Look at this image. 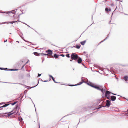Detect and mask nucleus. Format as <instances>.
Listing matches in <instances>:
<instances>
[{"label": "nucleus", "instance_id": "1", "mask_svg": "<svg viewBox=\"0 0 128 128\" xmlns=\"http://www.w3.org/2000/svg\"><path fill=\"white\" fill-rule=\"evenodd\" d=\"M87 84L88 85L90 86L91 87H92L96 89L97 90H101L102 89V86H94L92 85L91 83L90 84V83H87Z\"/></svg>", "mask_w": 128, "mask_h": 128}, {"label": "nucleus", "instance_id": "2", "mask_svg": "<svg viewBox=\"0 0 128 128\" xmlns=\"http://www.w3.org/2000/svg\"><path fill=\"white\" fill-rule=\"evenodd\" d=\"M78 57V55L74 53H72L71 55V59L72 60H76Z\"/></svg>", "mask_w": 128, "mask_h": 128}, {"label": "nucleus", "instance_id": "3", "mask_svg": "<svg viewBox=\"0 0 128 128\" xmlns=\"http://www.w3.org/2000/svg\"><path fill=\"white\" fill-rule=\"evenodd\" d=\"M16 111V109H15L14 110H13L12 111L8 113V115L9 116H10L14 114L15 113V112Z\"/></svg>", "mask_w": 128, "mask_h": 128}, {"label": "nucleus", "instance_id": "4", "mask_svg": "<svg viewBox=\"0 0 128 128\" xmlns=\"http://www.w3.org/2000/svg\"><path fill=\"white\" fill-rule=\"evenodd\" d=\"M106 106H104V107H109L111 104L110 102L108 100H106Z\"/></svg>", "mask_w": 128, "mask_h": 128}, {"label": "nucleus", "instance_id": "5", "mask_svg": "<svg viewBox=\"0 0 128 128\" xmlns=\"http://www.w3.org/2000/svg\"><path fill=\"white\" fill-rule=\"evenodd\" d=\"M110 92L109 91H106V94H105V96H106V97L108 99H109V97L108 96V95H109L110 94Z\"/></svg>", "mask_w": 128, "mask_h": 128}, {"label": "nucleus", "instance_id": "6", "mask_svg": "<svg viewBox=\"0 0 128 128\" xmlns=\"http://www.w3.org/2000/svg\"><path fill=\"white\" fill-rule=\"evenodd\" d=\"M82 80V82H80L79 84H76L75 85H74L69 86H74L80 85L81 84H82L84 82L86 83V82H85L83 80Z\"/></svg>", "mask_w": 128, "mask_h": 128}, {"label": "nucleus", "instance_id": "7", "mask_svg": "<svg viewBox=\"0 0 128 128\" xmlns=\"http://www.w3.org/2000/svg\"><path fill=\"white\" fill-rule=\"evenodd\" d=\"M12 13V14H15L16 13V11L14 10H12V12L11 11L10 12H2V13H4L6 14H8L9 13Z\"/></svg>", "mask_w": 128, "mask_h": 128}, {"label": "nucleus", "instance_id": "8", "mask_svg": "<svg viewBox=\"0 0 128 128\" xmlns=\"http://www.w3.org/2000/svg\"><path fill=\"white\" fill-rule=\"evenodd\" d=\"M116 97L114 96H111V100L112 101H114L116 100Z\"/></svg>", "mask_w": 128, "mask_h": 128}, {"label": "nucleus", "instance_id": "9", "mask_svg": "<svg viewBox=\"0 0 128 128\" xmlns=\"http://www.w3.org/2000/svg\"><path fill=\"white\" fill-rule=\"evenodd\" d=\"M48 53L50 55H52V51L50 50H48L47 51Z\"/></svg>", "mask_w": 128, "mask_h": 128}, {"label": "nucleus", "instance_id": "10", "mask_svg": "<svg viewBox=\"0 0 128 128\" xmlns=\"http://www.w3.org/2000/svg\"><path fill=\"white\" fill-rule=\"evenodd\" d=\"M104 87L102 86V89L101 90H100V91H101L104 94L105 92L106 91V90L104 89Z\"/></svg>", "mask_w": 128, "mask_h": 128}, {"label": "nucleus", "instance_id": "11", "mask_svg": "<svg viewBox=\"0 0 128 128\" xmlns=\"http://www.w3.org/2000/svg\"><path fill=\"white\" fill-rule=\"evenodd\" d=\"M82 61V58H80L78 60V64L81 63Z\"/></svg>", "mask_w": 128, "mask_h": 128}, {"label": "nucleus", "instance_id": "12", "mask_svg": "<svg viewBox=\"0 0 128 128\" xmlns=\"http://www.w3.org/2000/svg\"><path fill=\"white\" fill-rule=\"evenodd\" d=\"M124 79L126 81V82H127L128 80V76H125L124 77Z\"/></svg>", "mask_w": 128, "mask_h": 128}, {"label": "nucleus", "instance_id": "13", "mask_svg": "<svg viewBox=\"0 0 128 128\" xmlns=\"http://www.w3.org/2000/svg\"><path fill=\"white\" fill-rule=\"evenodd\" d=\"M86 41L85 40L84 41L81 42H80V43L82 45H84L86 43Z\"/></svg>", "mask_w": 128, "mask_h": 128}, {"label": "nucleus", "instance_id": "14", "mask_svg": "<svg viewBox=\"0 0 128 128\" xmlns=\"http://www.w3.org/2000/svg\"><path fill=\"white\" fill-rule=\"evenodd\" d=\"M9 105V104H5V105H4L3 106H2L1 107H0V108H4L5 107H6L8 106Z\"/></svg>", "mask_w": 128, "mask_h": 128}, {"label": "nucleus", "instance_id": "15", "mask_svg": "<svg viewBox=\"0 0 128 128\" xmlns=\"http://www.w3.org/2000/svg\"><path fill=\"white\" fill-rule=\"evenodd\" d=\"M33 54H34L35 55L37 56H40L39 54L38 53L36 52L34 53Z\"/></svg>", "mask_w": 128, "mask_h": 128}, {"label": "nucleus", "instance_id": "16", "mask_svg": "<svg viewBox=\"0 0 128 128\" xmlns=\"http://www.w3.org/2000/svg\"><path fill=\"white\" fill-rule=\"evenodd\" d=\"M54 56L56 58H58V56L56 54L54 55Z\"/></svg>", "mask_w": 128, "mask_h": 128}, {"label": "nucleus", "instance_id": "17", "mask_svg": "<svg viewBox=\"0 0 128 128\" xmlns=\"http://www.w3.org/2000/svg\"><path fill=\"white\" fill-rule=\"evenodd\" d=\"M80 46H78V45H77L76 46V48H77L78 49H79L80 48Z\"/></svg>", "mask_w": 128, "mask_h": 128}, {"label": "nucleus", "instance_id": "18", "mask_svg": "<svg viewBox=\"0 0 128 128\" xmlns=\"http://www.w3.org/2000/svg\"><path fill=\"white\" fill-rule=\"evenodd\" d=\"M52 79L53 80V81L54 82L56 83H58L57 82H56V81H55L54 78L53 77H52Z\"/></svg>", "mask_w": 128, "mask_h": 128}, {"label": "nucleus", "instance_id": "19", "mask_svg": "<svg viewBox=\"0 0 128 128\" xmlns=\"http://www.w3.org/2000/svg\"><path fill=\"white\" fill-rule=\"evenodd\" d=\"M69 55H70V54H67L66 55V57H68V58H70V56Z\"/></svg>", "mask_w": 128, "mask_h": 128}, {"label": "nucleus", "instance_id": "20", "mask_svg": "<svg viewBox=\"0 0 128 128\" xmlns=\"http://www.w3.org/2000/svg\"><path fill=\"white\" fill-rule=\"evenodd\" d=\"M105 10L106 12H108L109 11V9L107 8H106Z\"/></svg>", "mask_w": 128, "mask_h": 128}, {"label": "nucleus", "instance_id": "21", "mask_svg": "<svg viewBox=\"0 0 128 128\" xmlns=\"http://www.w3.org/2000/svg\"><path fill=\"white\" fill-rule=\"evenodd\" d=\"M42 55H44L45 56H48V54H42Z\"/></svg>", "mask_w": 128, "mask_h": 128}, {"label": "nucleus", "instance_id": "22", "mask_svg": "<svg viewBox=\"0 0 128 128\" xmlns=\"http://www.w3.org/2000/svg\"><path fill=\"white\" fill-rule=\"evenodd\" d=\"M18 22H20V21H18H18H14V22H13V23H15L17 22V23H18Z\"/></svg>", "mask_w": 128, "mask_h": 128}, {"label": "nucleus", "instance_id": "23", "mask_svg": "<svg viewBox=\"0 0 128 128\" xmlns=\"http://www.w3.org/2000/svg\"><path fill=\"white\" fill-rule=\"evenodd\" d=\"M16 103H17L16 102H14V103H12V106H14V105L15 104H16Z\"/></svg>", "mask_w": 128, "mask_h": 128}, {"label": "nucleus", "instance_id": "24", "mask_svg": "<svg viewBox=\"0 0 128 128\" xmlns=\"http://www.w3.org/2000/svg\"><path fill=\"white\" fill-rule=\"evenodd\" d=\"M11 71H16L18 70H13V69H11L10 70Z\"/></svg>", "mask_w": 128, "mask_h": 128}, {"label": "nucleus", "instance_id": "25", "mask_svg": "<svg viewBox=\"0 0 128 128\" xmlns=\"http://www.w3.org/2000/svg\"><path fill=\"white\" fill-rule=\"evenodd\" d=\"M22 118H20L19 119V120L20 121H22Z\"/></svg>", "mask_w": 128, "mask_h": 128}, {"label": "nucleus", "instance_id": "26", "mask_svg": "<svg viewBox=\"0 0 128 128\" xmlns=\"http://www.w3.org/2000/svg\"><path fill=\"white\" fill-rule=\"evenodd\" d=\"M38 84L36 85V86H34V87H30V88H34V87H35L36 86H38Z\"/></svg>", "mask_w": 128, "mask_h": 128}, {"label": "nucleus", "instance_id": "27", "mask_svg": "<svg viewBox=\"0 0 128 128\" xmlns=\"http://www.w3.org/2000/svg\"><path fill=\"white\" fill-rule=\"evenodd\" d=\"M13 22H7V23L8 24L10 23L11 24H13L14 23H13Z\"/></svg>", "mask_w": 128, "mask_h": 128}, {"label": "nucleus", "instance_id": "28", "mask_svg": "<svg viewBox=\"0 0 128 128\" xmlns=\"http://www.w3.org/2000/svg\"><path fill=\"white\" fill-rule=\"evenodd\" d=\"M0 69L2 70H4V68H0Z\"/></svg>", "mask_w": 128, "mask_h": 128}, {"label": "nucleus", "instance_id": "29", "mask_svg": "<svg viewBox=\"0 0 128 128\" xmlns=\"http://www.w3.org/2000/svg\"><path fill=\"white\" fill-rule=\"evenodd\" d=\"M109 36H108L104 40V41H105L107 39V38H108V37Z\"/></svg>", "mask_w": 128, "mask_h": 128}, {"label": "nucleus", "instance_id": "30", "mask_svg": "<svg viewBox=\"0 0 128 128\" xmlns=\"http://www.w3.org/2000/svg\"><path fill=\"white\" fill-rule=\"evenodd\" d=\"M41 74H38V77H39L40 76H41Z\"/></svg>", "mask_w": 128, "mask_h": 128}, {"label": "nucleus", "instance_id": "31", "mask_svg": "<svg viewBox=\"0 0 128 128\" xmlns=\"http://www.w3.org/2000/svg\"><path fill=\"white\" fill-rule=\"evenodd\" d=\"M110 93L113 95H116V94H114L113 93L111 92Z\"/></svg>", "mask_w": 128, "mask_h": 128}, {"label": "nucleus", "instance_id": "32", "mask_svg": "<svg viewBox=\"0 0 128 128\" xmlns=\"http://www.w3.org/2000/svg\"><path fill=\"white\" fill-rule=\"evenodd\" d=\"M61 56H62L63 57H64V55H61Z\"/></svg>", "mask_w": 128, "mask_h": 128}, {"label": "nucleus", "instance_id": "33", "mask_svg": "<svg viewBox=\"0 0 128 128\" xmlns=\"http://www.w3.org/2000/svg\"><path fill=\"white\" fill-rule=\"evenodd\" d=\"M104 40L103 41H102L101 42H100V44L101 43H102V42H104Z\"/></svg>", "mask_w": 128, "mask_h": 128}, {"label": "nucleus", "instance_id": "34", "mask_svg": "<svg viewBox=\"0 0 128 128\" xmlns=\"http://www.w3.org/2000/svg\"><path fill=\"white\" fill-rule=\"evenodd\" d=\"M49 76L50 77H51L52 78V77H53L51 75H49Z\"/></svg>", "mask_w": 128, "mask_h": 128}, {"label": "nucleus", "instance_id": "35", "mask_svg": "<svg viewBox=\"0 0 128 128\" xmlns=\"http://www.w3.org/2000/svg\"><path fill=\"white\" fill-rule=\"evenodd\" d=\"M8 69V68H4V70H7Z\"/></svg>", "mask_w": 128, "mask_h": 128}, {"label": "nucleus", "instance_id": "36", "mask_svg": "<svg viewBox=\"0 0 128 128\" xmlns=\"http://www.w3.org/2000/svg\"><path fill=\"white\" fill-rule=\"evenodd\" d=\"M30 99L32 101V102L33 103V104H34V102H33L32 100V99L31 98H30ZM34 107H35V105H34Z\"/></svg>", "mask_w": 128, "mask_h": 128}, {"label": "nucleus", "instance_id": "37", "mask_svg": "<svg viewBox=\"0 0 128 128\" xmlns=\"http://www.w3.org/2000/svg\"><path fill=\"white\" fill-rule=\"evenodd\" d=\"M7 41V40H5L4 41V42H6Z\"/></svg>", "mask_w": 128, "mask_h": 128}, {"label": "nucleus", "instance_id": "38", "mask_svg": "<svg viewBox=\"0 0 128 128\" xmlns=\"http://www.w3.org/2000/svg\"><path fill=\"white\" fill-rule=\"evenodd\" d=\"M6 22H3V23H1L2 24H5L6 23Z\"/></svg>", "mask_w": 128, "mask_h": 128}, {"label": "nucleus", "instance_id": "39", "mask_svg": "<svg viewBox=\"0 0 128 128\" xmlns=\"http://www.w3.org/2000/svg\"><path fill=\"white\" fill-rule=\"evenodd\" d=\"M28 27L30 28H32L30 26H29L28 25Z\"/></svg>", "mask_w": 128, "mask_h": 128}, {"label": "nucleus", "instance_id": "40", "mask_svg": "<svg viewBox=\"0 0 128 128\" xmlns=\"http://www.w3.org/2000/svg\"><path fill=\"white\" fill-rule=\"evenodd\" d=\"M109 10L110 11L111 10L110 8L109 9Z\"/></svg>", "mask_w": 128, "mask_h": 128}, {"label": "nucleus", "instance_id": "41", "mask_svg": "<svg viewBox=\"0 0 128 128\" xmlns=\"http://www.w3.org/2000/svg\"><path fill=\"white\" fill-rule=\"evenodd\" d=\"M29 61V60H28V62H26V64H27V63H28V62Z\"/></svg>", "mask_w": 128, "mask_h": 128}, {"label": "nucleus", "instance_id": "42", "mask_svg": "<svg viewBox=\"0 0 128 128\" xmlns=\"http://www.w3.org/2000/svg\"><path fill=\"white\" fill-rule=\"evenodd\" d=\"M82 65H83L84 66H85V65L84 64H82Z\"/></svg>", "mask_w": 128, "mask_h": 128}, {"label": "nucleus", "instance_id": "43", "mask_svg": "<svg viewBox=\"0 0 128 128\" xmlns=\"http://www.w3.org/2000/svg\"><path fill=\"white\" fill-rule=\"evenodd\" d=\"M70 61L71 62H72V60H70Z\"/></svg>", "mask_w": 128, "mask_h": 128}, {"label": "nucleus", "instance_id": "44", "mask_svg": "<svg viewBox=\"0 0 128 128\" xmlns=\"http://www.w3.org/2000/svg\"><path fill=\"white\" fill-rule=\"evenodd\" d=\"M10 84H13L12 83H9Z\"/></svg>", "mask_w": 128, "mask_h": 128}, {"label": "nucleus", "instance_id": "45", "mask_svg": "<svg viewBox=\"0 0 128 128\" xmlns=\"http://www.w3.org/2000/svg\"><path fill=\"white\" fill-rule=\"evenodd\" d=\"M26 24V25H27V26H28V25H27V24Z\"/></svg>", "mask_w": 128, "mask_h": 128}, {"label": "nucleus", "instance_id": "46", "mask_svg": "<svg viewBox=\"0 0 128 128\" xmlns=\"http://www.w3.org/2000/svg\"><path fill=\"white\" fill-rule=\"evenodd\" d=\"M26 24V25H27V26H28V25H27V24Z\"/></svg>", "mask_w": 128, "mask_h": 128}, {"label": "nucleus", "instance_id": "47", "mask_svg": "<svg viewBox=\"0 0 128 128\" xmlns=\"http://www.w3.org/2000/svg\"><path fill=\"white\" fill-rule=\"evenodd\" d=\"M26 24V25H27V26H28V25H27V24Z\"/></svg>", "mask_w": 128, "mask_h": 128}, {"label": "nucleus", "instance_id": "48", "mask_svg": "<svg viewBox=\"0 0 128 128\" xmlns=\"http://www.w3.org/2000/svg\"><path fill=\"white\" fill-rule=\"evenodd\" d=\"M10 34H11V33H10Z\"/></svg>", "mask_w": 128, "mask_h": 128}, {"label": "nucleus", "instance_id": "49", "mask_svg": "<svg viewBox=\"0 0 128 128\" xmlns=\"http://www.w3.org/2000/svg\"><path fill=\"white\" fill-rule=\"evenodd\" d=\"M44 82H46V81H44Z\"/></svg>", "mask_w": 128, "mask_h": 128}, {"label": "nucleus", "instance_id": "50", "mask_svg": "<svg viewBox=\"0 0 128 128\" xmlns=\"http://www.w3.org/2000/svg\"><path fill=\"white\" fill-rule=\"evenodd\" d=\"M1 104H2L1 103V104H0V105Z\"/></svg>", "mask_w": 128, "mask_h": 128}, {"label": "nucleus", "instance_id": "51", "mask_svg": "<svg viewBox=\"0 0 128 128\" xmlns=\"http://www.w3.org/2000/svg\"><path fill=\"white\" fill-rule=\"evenodd\" d=\"M18 42H18V41H17Z\"/></svg>", "mask_w": 128, "mask_h": 128}, {"label": "nucleus", "instance_id": "52", "mask_svg": "<svg viewBox=\"0 0 128 128\" xmlns=\"http://www.w3.org/2000/svg\"><path fill=\"white\" fill-rule=\"evenodd\" d=\"M18 42H18V41H17Z\"/></svg>", "mask_w": 128, "mask_h": 128}, {"label": "nucleus", "instance_id": "53", "mask_svg": "<svg viewBox=\"0 0 128 128\" xmlns=\"http://www.w3.org/2000/svg\"><path fill=\"white\" fill-rule=\"evenodd\" d=\"M39 128H40V127H39Z\"/></svg>", "mask_w": 128, "mask_h": 128}]
</instances>
